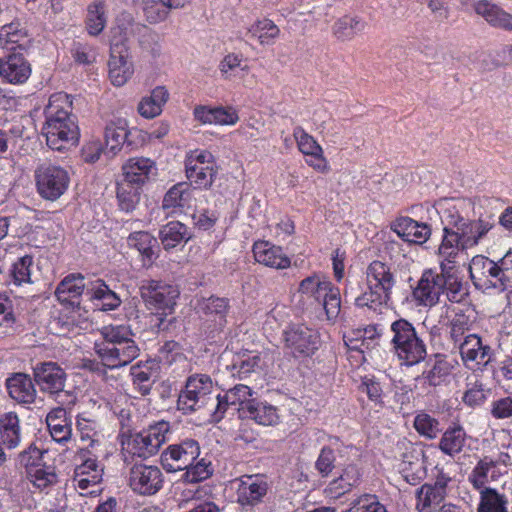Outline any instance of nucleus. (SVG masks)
Segmentation results:
<instances>
[{
  "label": "nucleus",
  "mask_w": 512,
  "mask_h": 512,
  "mask_svg": "<svg viewBox=\"0 0 512 512\" xmlns=\"http://www.w3.org/2000/svg\"><path fill=\"white\" fill-rule=\"evenodd\" d=\"M38 194L45 200L55 201L68 189V171L56 164L45 162L37 166L34 173Z\"/></svg>",
  "instance_id": "0eeeda50"
},
{
  "label": "nucleus",
  "mask_w": 512,
  "mask_h": 512,
  "mask_svg": "<svg viewBox=\"0 0 512 512\" xmlns=\"http://www.w3.org/2000/svg\"><path fill=\"white\" fill-rule=\"evenodd\" d=\"M139 290L147 309L156 313L155 326L160 331L168 330L174 318L167 317L174 312L180 294L178 287L160 280L144 279Z\"/></svg>",
  "instance_id": "7ed1b4c3"
},
{
  "label": "nucleus",
  "mask_w": 512,
  "mask_h": 512,
  "mask_svg": "<svg viewBox=\"0 0 512 512\" xmlns=\"http://www.w3.org/2000/svg\"><path fill=\"white\" fill-rule=\"evenodd\" d=\"M79 457L81 464L77 465L74 471L75 485L81 490H87L101 482L103 468L99 465L95 455L86 448H82Z\"/></svg>",
  "instance_id": "6ab92c4d"
},
{
  "label": "nucleus",
  "mask_w": 512,
  "mask_h": 512,
  "mask_svg": "<svg viewBox=\"0 0 512 512\" xmlns=\"http://www.w3.org/2000/svg\"><path fill=\"white\" fill-rule=\"evenodd\" d=\"M89 299L102 311L115 310L121 305L120 297L109 288L104 280L97 278L88 284Z\"/></svg>",
  "instance_id": "7c9ffc66"
},
{
  "label": "nucleus",
  "mask_w": 512,
  "mask_h": 512,
  "mask_svg": "<svg viewBox=\"0 0 512 512\" xmlns=\"http://www.w3.org/2000/svg\"><path fill=\"white\" fill-rule=\"evenodd\" d=\"M391 344L398 358L407 366L418 364L426 357V345L418 336L414 326L406 319L391 324Z\"/></svg>",
  "instance_id": "20e7f679"
},
{
  "label": "nucleus",
  "mask_w": 512,
  "mask_h": 512,
  "mask_svg": "<svg viewBox=\"0 0 512 512\" xmlns=\"http://www.w3.org/2000/svg\"><path fill=\"white\" fill-rule=\"evenodd\" d=\"M391 229L402 240L413 244H423L431 235V229L427 224L417 222L410 217L397 218L391 223Z\"/></svg>",
  "instance_id": "393cba45"
},
{
  "label": "nucleus",
  "mask_w": 512,
  "mask_h": 512,
  "mask_svg": "<svg viewBox=\"0 0 512 512\" xmlns=\"http://www.w3.org/2000/svg\"><path fill=\"white\" fill-rule=\"evenodd\" d=\"M185 170L189 181L199 188H209L217 174L213 156L204 150H195L188 154Z\"/></svg>",
  "instance_id": "6e6552de"
},
{
  "label": "nucleus",
  "mask_w": 512,
  "mask_h": 512,
  "mask_svg": "<svg viewBox=\"0 0 512 512\" xmlns=\"http://www.w3.org/2000/svg\"><path fill=\"white\" fill-rule=\"evenodd\" d=\"M241 419L254 420L260 425H275L279 421L277 408L267 402L251 400V403L245 404L243 412H240Z\"/></svg>",
  "instance_id": "72a5a7b5"
},
{
  "label": "nucleus",
  "mask_w": 512,
  "mask_h": 512,
  "mask_svg": "<svg viewBox=\"0 0 512 512\" xmlns=\"http://www.w3.org/2000/svg\"><path fill=\"white\" fill-rule=\"evenodd\" d=\"M127 136L126 125L122 121L107 124L105 128L106 152H110L114 156L120 151Z\"/></svg>",
  "instance_id": "603ef678"
},
{
  "label": "nucleus",
  "mask_w": 512,
  "mask_h": 512,
  "mask_svg": "<svg viewBox=\"0 0 512 512\" xmlns=\"http://www.w3.org/2000/svg\"><path fill=\"white\" fill-rule=\"evenodd\" d=\"M77 430L80 434L82 442H88L90 448H94L99 443V433L97 431V424L94 420L78 417Z\"/></svg>",
  "instance_id": "680f3d73"
},
{
  "label": "nucleus",
  "mask_w": 512,
  "mask_h": 512,
  "mask_svg": "<svg viewBox=\"0 0 512 512\" xmlns=\"http://www.w3.org/2000/svg\"><path fill=\"white\" fill-rule=\"evenodd\" d=\"M131 376L135 389H137L142 396L148 395L155 382L151 369L148 367L144 369L140 366H132Z\"/></svg>",
  "instance_id": "bf43d9fd"
},
{
  "label": "nucleus",
  "mask_w": 512,
  "mask_h": 512,
  "mask_svg": "<svg viewBox=\"0 0 512 512\" xmlns=\"http://www.w3.org/2000/svg\"><path fill=\"white\" fill-rule=\"evenodd\" d=\"M496 263L499 267L498 276L502 284V292L512 293V251H508Z\"/></svg>",
  "instance_id": "774afa93"
},
{
  "label": "nucleus",
  "mask_w": 512,
  "mask_h": 512,
  "mask_svg": "<svg viewBox=\"0 0 512 512\" xmlns=\"http://www.w3.org/2000/svg\"><path fill=\"white\" fill-rule=\"evenodd\" d=\"M128 245L134 247L143 256L144 265H150L156 257L157 240L146 231L131 233L127 239Z\"/></svg>",
  "instance_id": "a19ab883"
},
{
  "label": "nucleus",
  "mask_w": 512,
  "mask_h": 512,
  "mask_svg": "<svg viewBox=\"0 0 512 512\" xmlns=\"http://www.w3.org/2000/svg\"><path fill=\"white\" fill-rule=\"evenodd\" d=\"M252 37L257 38L261 44H268L279 34V28L269 19L257 21L249 29Z\"/></svg>",
  "instance_id": "4d7b16f0"
},
{
  "label": "nucleus",
  "mask_w": 512,
  "mask_h": 512,
  "mask_svg": "<svg viewBox=\"0 0 512 512\" xmlns=\"http://www.w3.org/2000/svg\"><path fill=\"white\" fill-rule=\"evenodd\" d=\"M191 189L186 183H178L170 188L165 194L162 202L164 210L179 208L180 211L189 205Z\"/></svg>",
  "instance_id": "de8ad7c7"
},
{
  "label": "nucleus",
  "mask_w": 512,
  "mask_h": 512,
  "mask_svg": "<svg viewBox=\"0 0 512 512\" xmlns=\"http://www.w3.org/2000/svg\"><path fill=\"white\" fill-rule=\"evenodd\" d=\"M195 118L203 124L233 125L239 117L233 108H207L198 106L194 109Z\"/></svg>",
  "instance_id": "4c0bfd02"
},
{
  "label": "nucleus",
  "mask_w": 512,
  "mask_h": 512,
  "mask_svg": "<svg viewBox=\"0 0 512 512\" xmlns=\"http://www.w3.org/2000/svg\"><path fill=\"white\" fill-rule=\"evenodd\" d=\"M439 258L443 294L452 303L463 302L467 298L469 290L467 283L463 282L458 275V258Z\"/></svg>",
  "instance_id": "9b49d317"
},
{
  "label": "nucleus",
  "mask_w": 512,
  "mask_h": 512,
  "mask_svg": "<svg viewBox=\"0 0 512 512\" xmlns=\"http://www.w3.org/2000/svg\"><path fill=\"white\" fill-rule=\"evenodd\" d=\"M498 268L496 261L483 255L474 256L469 264V276L475 288L483 292L493 289L502 292Z\"/></svg>",
  "instance_id": "9d476101"
},
{
  "label": "nucleus",
  "mask_w": 512,
  "mask_h": 512,
  "mask_svg": "<svg viewBox=\"0 0 512 512\" xmlns=\"http://www.w3.org/2000/svg\"><path fill=\"white\" fill-rule=\"evenodd\" d=\"M169 93L164 86L155 87L149 96L143 97L138 104L141 116L152 119L161 114L164 104L168 101Z\"/></svg>",
  "instance_id": "ea45409f"
},
{
  "label": "nucleus",
  "mask_w": 512,
  "mask_h": 512,
  "mask_svg": "<svg viewBox=\"0 0 512 512\" xmlns=\"http://www.w3.org/2000/svg\"><path fill=\"white\" fill-rule=\"evenodd\" d=\"M143 13L146 20L151 24L160 23L166 20L170 14L164 4L158 0H145Z\"/></svg>",
  "instance_id": "0e129e2a"
},
{
  "label": "nucleus",
  "mask_w": 512,
  "mask_h": 512,
  "mask_svg": "<svg viewBox=\"0 0 512 512\" xmlns=\"http://www.w3.org/2000/svg\"><path fill=\"white\" fill-rule=\"evenodd\" d=\"M213 382L206 374H194L186 380L185 388L178 396L177 408L184 414L214 404Z\"/></svg>",
  "instance_id": "423d86ee"
},
{
  "label": "nucleus",
  "mask_w": 512,
  "mask_h": 512,
  "mask_svg": "<svg viewBox=\"0 0 512 512\" xmlns=\"http://www.w3.org/2000/svg\"><path fill=\"white\" fill-rule=\"evenodd\" d=\"M100 334L103 337V342L95 343V352L98 353L99 348L112 347L120 342L131 339V331L128 327L123 325L118 326H104L100 329Z\"/></svg>",
  "instance_id": "3c124183"
},
{
  "label": "nucleus",
  "mask_w": 512,
  "mask_h": 512,
  "mask_svg": "<svg viewBox=\"0 0 512 512\" xmlns=\"http://www.w3.org/2000/svg\"><path fill=\"white\" fill-rule=\"evenodd\" d=\"M367 286L368 290L360 293L362 290L361 283L351 280L348 282L344 294L354 297L356 306L373 309H376L377 306L382 304H387L391 300V298L382 293L381 290L375 288L371 283H367Z\"/></svg>",
  "instance_id": "bb28decb"
},
{
  "label": "nucleus",
  "mask_w": 512,
  "mask_h": 512,
  "mask_svg": "<svg viewBox=\"0 0 512 512\" xmlns=\"http://www.w3.org/2000/svg\"><path fill=\"white\" fill-rule=\"evenodd\" d=\"M159 238L164 249L169 250L175 248L183 241H187L190 236L188 235V228L179 221H171L164 225L160 232Z\"/></svg>",
  "instance_id": "37998d69"
},
{
  "label": "nucleus",
  "mask_w": 512,
  "mask_h": 512,
  "mask_svg": "<svg viewBox=\"0 0 512 512\" xmlns=\"http://www.w3.org/2000/svg\"><path fill=\"white\" fill-rule=\"evenodd\" d=\"M344 512H387V510L375 495L364 494L353 500Z\"/></svg>",
  "instance_id": "052dcab7"
},
{
  "label": "nucleus",
  "mask_w": 512,
  "mask_h": 512,
  "mask_svg": "<svg viewBox=\"0 0 512 512\" xmlns=\"http://www.w3.org/2000/svg\"><path fill=\"white\" fill-rule=\"evenodd\" d=\"M92 279H86L82 274H70L57 286L55 296L63 304L70 306L73 313L80 312V297L85 292L88 295V284Z\"/></svg>",
  "instance_id": "a211bd4d"
},
{
  "label": "nucleus",
  "mask_w": 512,
  "mask_h": 512,
  "mask_svg": "<svg viewBox=\"0 0 512 512\" xmlns=\"http://www.w3.org/2000/svg\"><path fill=\"white\" fill-rule=\"evenodd\" d=\"M139 348L131 338L112 347L99 348L96 353L109 369H116L131 363L139 355Z\"/></svg>",
  "instance_id": "412c9836"
},
{
  "label": "nucleus",
  "mask_w": 512,
  "mask_h": 512,
  "mask_svg": "<svg viewBox=\"0 0 512 512\" xmlns=\"http://www.w3.org/2000/svg\"><path fill=\"white\" fill-rule=\"evenodd\" d=\"M285 348L295 356H310L318 349L319 337L316 331L305 325H293L283 332Z\"/></svg>",
  "instance_id": "f8f14e48"
},
{
  "label": "nucleus",
  "mask_w": 512,
  "mask_h": 512,
  "mask_svg": "<svg viewBox=\"0 0 512 512\" xmlns=\"http://www.w3.org/2000/svg\"><path fill=\"white\" fill-rule=\"evenodd\" d=\"M35 383L44 393L51 395L62 392L65 388L67 374L56 362H41L33 367Z\"/></svg>",
  "instance_id": "dca6fc26"
},
{
  "label": "nucleus",
  "mask_w": 512,
  "mask_h": 512,
  "mask_svg": "<svg viewBox=\"0 0 512 512\" xmlns=\"http://www.w3.org/2000/svg\"><path fill=\"white\" fill-rule=\"evenodd\" d=\"M445 497L441 492L431 487V484H424L417 490L416 508L419 512H434L441 506Z\"/></svg>",
  "instance_id": "a18cd8bd"
},
{
  "label": "nucleus",
  "mask_w": 512,
  "mask_h": 512,
  "mask_svg": "<svg viewBox=\"0 0 512 512\" xmlns=\"http://www.w3.org/2000/svg\"><path fill=\"white\" fill-rule=\"evenodd\" d=\"M472 325L471 316L463 310L455 313L450 321V336L454 342H459L462 336L470 330Z\"/></svg>",
  "instance_id": "69168bd1"
},
{
  "label": "nucleus",
  "mask_w": 512,
  "mask_h": 512,
  "mask_svg": "<svg viewBox=\"0 0 512 512\" xmlns=\"http://www.w3.org/2000/svg\"><path fill=\"white\" fill-rule=\"evenodd\" d=\"M123 179L136 185H143L156 174L154 161L145 157L130 158L122 167Z\"/></svg>",
  "instance_id": "2f4dec72"
},
{
  "label": "nucleus",
  "mask_w": 512,
  "mask_h": 512,
  "mask_svg": "<svg viewBox=\"0 0 512 512\" xmlns=\"http://www.w3.org/2000/svg\"><path fill=\"white\" fill-rule=\"evenodd\" d=\"M31 74V67L23 54L13 52L0 59V76L12 84H22Z\"/></svg>",
  "instance_id": "5701e85b"
},
{
  "label": "nucleus",
  "mask_w": 512,
  "mask_h": 512,
  "mask_svg": "<svg viewBox=\"0 0 512 512\" xmlns=\"http://www.w3.org/2000/svg\"><path fill=\"white\" fill-rule=\"evenodd\" d=\"M237 488V501L243 507H253L263 502L270 490L264 475H242Z\"/></svg>",
  "instance_id": "f3484780"
},
{
  "label": "nucleus",
  "mask_w": 512,
  "mask_h": 512,
  "mask_svg": "<svg viewBox=\"0 0 512 512\" xmlns=\"http://www.w3.org/2000/svg\"><path fill=\"white\" fill-rule=\"evenodd\" d=\"M366 280L391 298L396 285L395 273L391 266L377 260L371 262L366 270Z\"/></svg>",
  "instance_id": "c85d7f7f"
},
{
  "label": "nucleus",
  "mask_w": 512,
  "mask_h": 512,
  "mask_svg": "<svg viewBox=\"0 0 512 512\" xmlns=\"http://www.w3.org/2000/svg\"><path fill=\"white\" fill-rule=\"evenodd\" d=\"M163 485V474L157 466L135 464L129 472V486L141 495H153Z\"/></svg>",
  "instance_id": "4468645a"
},
{
  "label": "nucleus",
  "mask_w": 512,
  "mask_h": 512,
  "mask_svg": "<svg viewBox=\"0 0 512 512\" xmlns=\"http://www.w3.org/2000/svg\"><path fill=\"white\" fill-rule=\"evenodd\" d=\"M451 369L452 366L448 361L439 358L435 361L430 370L422 374V378L429 386L436 387L444 382L445 378L450 374Z\"/></svg>",
  "instance_id": "6e6d98bb"
},
{
  "label": "nucleus",
  "mask_w": 512,
  "mask_h": 512,
  "mask_svg": "<svg viewBox=\"0 0 512 512\" xmlns=\"http://www.w3.org/2000/svg\"><path fill=\"white\" fill-rule=\"evenodd\" d=\"M255 260L265 266L285 269L291 264L290 259L283 253L282 248L267 241L256 242L253 246Z\"/></svg>",
  "instance_id": "c756f323"
},
{
  "label": "nucleus",
  "mask_w": 512,
  "mask_h": 512,
  "mask_svg": "<svg viewBox=\"0 0 512 512\" xmlns=\"http://www.w3.org/2000/svg\"><path fill=\"white\" fill-rule=\"evenodd\" d=\"M117 51L110 48L109 78L113 85L122 86L133 75L134 67L129 50L117 49Z\"/></svg>",
  "instance_id": "cd10ccee"
},
{
  "label": "nucleus",
  "mask_w": 512,
  "mask_h": 512,
  "mask_svg": "<svg viewBox=\"0 0 512 512\" xmlns=\"http://www.w3.org/2000/svg\"><path fill=\"white\" fill-rule=\"evenodd\" d=\"M460 355L465 363L473 362L477 365L486 366L493 357L491 347L482 342V339L476 334L467 335L460 343Z\"/></svg>",
  "instance_id": "a878e982"
},
{
  "label": "nucleus",
  "mask_w": 512,
  "mask_h": 512,
  "mask_svg": "<svg viewBox=\"0 0 512 512\" xmlns=\"http://www.w3.org/2000/svg\"><path fill=\"white\" fill-rule=\"evenodd\" d=\"M441 272L425 270L413 289V297L419 305L432 307L436 305L443 294Z\"/></svg>",
  "instance_id": "aec40b11"
},
{
  "label": "nucleus",
  "mask_w": 512,
  "mask_h": 512,
  "mask_svg": "<svg viewBox=\"0 0 512 512\" xmlns=\"http://www.w3.org/2000/svg\"><path fill=\"white\" fill-rule=\"evenodd\" d=\"M333 284L327 280L325 277L314 274L312 276L306 277L300 282L299 285V293L313 298L318 303L321 302L324 295H327Z\"/></svg>",
  "instance_id": "79ce46f5"
},
{
  "label": "nucleus",
  "mask_w": 512,
  "mask_h": 512,
  "mask_svg": "<svg viewBox=\"0 0 512 512\" xmlns=\"http://www.w3.org/2000/svg\"><path fill=\"white\" fill-rule=\"evenodd\" d=\"M140 190L141 185L130 183L124 179L118 183L117 198L122 210L129 212L136 207L140 200Z\"/></svg>",
  "instance_id": "8fccbe9b"
},
{
  "label": "nucleus",
  "mask_w": 512,
  "mask_h": 512,
  "mask_svg": "<svg viewBox=\"0 0 512 512\" xmlns=\"http://www.w3.org/2000/svg\"><path fill=\"white\" fill-rule=\"evenodd\" d=\"M414 427L419 434L429 439L435 438L440 431L438 420L426 413L418 414L415 417Z\"/></svg>",
  "instance_id": "338daca9"
},
{
  "label": "nucleus",
  "mask_w": 512,
  "mask_h": 512,
  "mask_svg": "<svg viewBox=\"0 0 512 512\" xmlns=\"http://www.w3.org/2000/svg\"><path fill=\"white\" fill-rule=\"evenodd\" d=\"M469 199L445 202L440 212L443 238L438 248L439 257L459 258L461 253L479 244L480 240L493 228L487 219L470 220L463 212L470 208Z\"/></svg>",
  "instance_id": "f257e3e1"
},
{
  "label": "nucleus",
  "mask_w": 512,
  "mask_h": 512,
  "mask_svg": "<svg viewBox=\"0 0 512 512\" xmlns=\"http://www.w3.org/2000/svg\"><path fill=\"white\" fill-rule=\"evenodd\" d=\"M226 402H229L234 406V410L238 412H243L245 404L251 403L253 395V391L250 387L243 384L235 385L233 388L229 389L226 393Z\"/></svg>",
  "instance_id": "5fc2aeb1"
},
{
  "label": "nucleus",
  "mask_w": 512,
  "mask_h": 512,
  "mask_svg": "<svg viewBox=\"0 0 512 512\" xmlns=\"http://www.w3.org/2000/svg\"><path fill=\"white\" fill-rule=\"evenodd\" d=\"M508 500L504 494L496 489H484L480 491V500L477 512H508Z\"/></svg>",
  "instance_id": "09e8293b"
},
{
  "label": "nucleus",
  "mask_w": 512,
  "mask_h": 512,
  "mask_svg": "<svg viewBox=\"0 0 512 512\" xmlns=\"http://www.w3.org/2000/svg\"><path fill=\"white\" fill-rule=\"evenodd\" d=\"M9 396L20 404L34 403L37 390L30 375L23 372L12 373L5 381Z\"/></svg>",
  "instance_id": "b1692460"
},
{
  "label": "nucleus",
  "mask_w": 512,
  "mask_h": 512,
  "mask_svg": "<svg viewBox=\"0 0 512 512\" xmlns=\"http://www.w3.org/2000/svg\"><path fill=\"white\" fill-rule=\"evenodd\" d=\"M146 27L137 22L134 16L127 11H122L117 15L114 25L109 30L110 48L118 52L117 49L129 50L130 38L141 33Z\"/></svg>",
  "instance_id": "2eb2a0df"
},
{
  "label": "nucleus",
  "mask_w": 512,
  "mask_h": 512,
  "mask_svg": "<svg viewBox=\"0 0 512 512\" xmlns=\"http://www.w3.org/2000/svg\"><path fill=\"white\" fill-rule=\"evenodd\" d=\"M466 442V432L460 426L447 429L442 435L439 448L449 456H454L460 453Z\"/></svg>",
  "instance_id": "49530a36"
},
{
  "label": "nucleus",
  "mask_w": 512,
  "mask_h": 512,
  "mask_svg": "<svg viewBox=\"0 0 512 512\" xmlns=\"http://www.w3.org/2000/svg\"><path fill=\"white\" fill-rule=\"evenodd\" d=\"M170 425L166 421H160L150 425L139 433L128 435L122 441L124 453L139 458H149L156 454L166 440Z\"/></svg>",
  "instance_id": "39448f33"
},
{
  "label": "nucleus",
  "mask_w": 512,
  "mask_h": 512,
  "mask_svg": "<svg viewBox=\"0 0 512 512\" xmlns=\"http://www.w3.org/2000/svg\"><path fill=\"white\" fill-rule=\"evenodd\" d=\"M475 13L491 27L512 33V14L490 0H477L473 3Z\"/></svg>",
  "instance_id": "4be33fe9"
},
{
  "label": "nucleus",
  "mask_w": 512,
  "mask_h": 512,
  "mask_svg": "<svg viewBox=\"0 0 512 512\" xmlns=\"http://www.w3.org/2000/svg\"><path fill=\"white\" fill-rule=\"evenodd\" d=\"M185 470L184 479L190 483L206 480L213 472L211 462L206 461L204 458L200 459L196 463L193 462L192 465L187 467Z\"/></svg>",
  "instance_id": "e2e57ef3"
},
{
  "label": "nucleus",
  "mask_w": 512,
  "mask_h": 512,
  "mask_svg": "<svg viewBox=\"0 0 512 512\" xmlns=\"http://www.w3.org/2000/svg\"><path fill=\"white\" fill-rule=\"evenodd\" d=\"M293 137L295 138L298 149L304 155L311 156L320 162L319 164H311V167L320 172H327L328 166L323 156V149L316 140L300 126L294 128Z\"/></svg>",
  "instance_id": "473e14b6"
},
{
  "label": "nucleus",
  "mask_w": 512,
  "mask_h": 512,
  "mask_svg": "<svg viewBox=\"0 0 512 512\" xmlns=\"http://www.w3.org/2000/svg\"><path fill=\"white\" fill-rule=\"evenodd\" d=\"M1 444L7 449H15L21 442L20 420L16 413H5L0 417Z\"/></svg>",
  "instance_id": "58836bf2"
},
{
  "label": "nucleus",
  "mask_w": 512,
  "mask_h": 512,
  "mask_svg": "<svg viewBox=\"0 0 512 512\" xmlns=\"http://www.w3.org/2000/svg\"><path fill=\"white\" fill-rule=\"evenodd\" d=\"M107 23L106 8L103 1L97 0L87 8L86 30L91 36H98Z\"/></svg>",
  "instance_id": "c03bdc74"
},
{
  "label": "nucleus",
  "mask_w": 512,
  "mask_h": 512,
  "mask_svg": "<svg viewBox=\"0 0 512 512\" xmlns=\"http://www.w3.org/2000/svg\"><path fill=\"white\" fill-rule=\"evenodd\" d=\"M25 27L18 20L5 23L0 27V45L8 51L23 50L28 41Z\"/></svg>",
  "instance_id": "f704fd0d"
},
{
  "label": "nucleus",
  "mask_w": 512,
  "mask_h": 512,
  "mask_svg": "<svg viewBox=\"0 0 512 512\" xmlns=\"http://www.w3.org/2000/svg\"><path fill=\"white\" fill-rule=\"evenodd\" d=\"M200 455V446L196 440L186 439L168 446L161 454V463L167 472L185 470Z\"/></svg>",
  "instance_id": "1a4fd4ad"
},
{
  "label": "nucleus",
  "mask_w": 512,
  "mask_h": 512,
  "mask_svg": "<svg viewBox=\"0 0 512 512\" xmlns=\"http://www.w3.org/2000/svg\"><path fill=\"white\" fill-rule=\"evenodd\" d=\"M400 473L403 479L410 485H418L426 475L423 463L416 458L415 460H404Z\"/></svg>",
  "instance_id": "13d9d810"
},
{
  "label": "nucleus",
  "mask_w": 512,
  "mask_h": 512,
  "mask_svg": "<svg viewBox=\"0 0 512 512\" xmlns=\"http://www.w3.org/2000/svg\"><path fill=\"white\" fill-rule=\"evenodd\" d=\"M499 475L500 473L498 471L497 463L488 457H484L479 460L473 468L468 476V481L471 483L473 488L481 491L484 489H491L486 485L496 481Z\"/></svg>",
  "instance_id": "e433bc0d"
},
{
  "label": "nucleus",
  "mask_w": 512,
  "mask_h": 512,
  "mask_svg": "<svg viewBox=\"0 0 512 512\" xmlns=\"http://www.w3.org/2000/svg\"><path fill=\"white\" fill-rule=\"evenodd\" d=\"M46 423L54 441L58 443H65L70 440L72 436V427L64 408L57 407L51 410L47 414Z\"/></svg>",
  "instance_id": "c9c22d12"
},
{
  "label": "nucleus",
  "mask_w": 512,
  "mask_h": 512,
  "mask_svg": "<svg viewBox=\"0 0 512 512\" xmlns=\"http://www.w3.org/2000/svg\"><path fill=\"white\" fill-rule=\"evenodd\" d=\"M44 114L43 134L47 145L57 151L75 147L80 133L69 96L62 92L51 95Z\"/></svg>",
  "instance_id": "f03ea898"
},
{
  "label": "nucleus",
  "mask_w": 512,
  "mask_h": 512,
  "mask_svg": "<svg viewBox=\"0 0 512 512\" xmlns=\"http://www.w3.org/2000/svg\"><path fill=\"white\" fill-rule=\"evenodd\" d=\"M229 308V299L225 297L210 296L197 303V313L204 320L210 334L224 329Z\"/></svg>",
  "instance_id": "ddd939ff"
},
{
  "label": "nucleus",
  "mask_w": 512,
  "mask_h": 512,
  "mask_svg": "<svg viewBox=\"0 0 512 512\" xmlns=\"http://www.w3.org/2000/svg\"><path fill=\"white\" fill-rule=\"evenodd\" d=\"M366 23L359 17L344 16L333 25L334 35L341 40L350 39L365 29Z\"/></svg>",
  "instance_id": "864d4df0"
}]
</instances>
